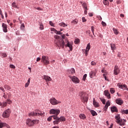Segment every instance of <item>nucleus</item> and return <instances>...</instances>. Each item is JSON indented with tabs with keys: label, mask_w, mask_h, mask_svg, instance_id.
I'll use <instances>...</instances> for the list:
<instances>
[{
	"label": "nucleus",
	"mask_w": 128,
	"mask_h": 128,
	"mask_svg": "<svg viewBox=\"0 0 128 128\" xmlns=\"http://www.w3.org/2000/svg\"><path fill=\"white\" fill-rule=\"evenodd\" d=\"M66 36L64 34H63L62 36V39L60 36L56 35L54 36V38H56L55 40V44L59 48H64L65 46L66 48V46H68V48H70V50H72V45L70 44V42L68 40H66L65 42L64 41V37Z\"/></svg>",
	"instance_id": "nucleus-1"
},
{
	"label": "nucleus",
	"mask_w": 128,
	"mask_h": 128,
	"mask_svg": "<svg viewBox=\"0 0 128 128\" xmlns=\"http://www.w3.org/2000/svg\"><path fill=\"white\" fill-rule=\"evenodd\" d=\"M115 118L116 120V122L120 124V126H124V122H126V120H122L119 114L116 116Z\"/></svg>",
	"instance_id": "nucleus-2"
},
{
	"label": "nucleus",
	"mask_w": 128,
	"mask_h": 128,
	"mask_svg": "<svg viewBox=\"0 0 128 128\" xmlns=\"http://www.w3.org/2000/svg\"><path fill=\"white\" fill-rule=\"evenodd\" d=\"M44 116V113L42 112L40 110H36L28 114L29 116Z\"/></svg>",
	"instance_id": "nucleus-3"
},
{
	"label": "nucleus",
	"mask_w": 128,
	"mask_h": 128,
	"mask_svg": "<svg viewBox=\"0 0 128 128\" xmlns=\"http://www.w3.org/2000/svg\"><path fill=\"white\" fill-rule=\"evenodd\" d=\"M40 121L38 120H32L31 119H28L26 122V124L30 127L34 126V124H38Z\"/></svg>",
	"instance_id": "nucleus-4"
},
{
	"label": "nucleus",
	"mask_w": 128,
	"mask_h": 128,
	"mask_svg": "<svg viewBox=\"0 0 128 128\" xmlns=\"http://www.w3.org/2000/svg\"><path fill=\"white\" fill-rule=\"evenodd\" d=\"M80 100L82 102H87L88 100V98L86 96V92H80Z\"/></svg>",
	"instance_id": "nucleus-5"
},
{
	"label": "nucleus",
	"mask_w": 128,
	"mask_h": 128,
	"mask_svg": "<svg viewBox=\"0 0 128 128\" xmlns=\"http://www.w3.org/2000/svg\"><path fill=\"white\" fill-rule=\"evenodd\" d=\"M41 62L46 66L48 64H50V58H48V56H42Z\"/></svg>",
	"instance_id": "nucleus-6"
},
{
	"label": "nucleus",
	"mask_w": 128,
	"mask_h": 128,
	"mask_svg": "<svg viewBox=\"0 0 128 128\" xmlns=\"http://www.w3.org/2000/svg\"><path fill=\"white\" fill-rule=\"evenodd\" d=\"M69 78L72 80V82H74V84H80V79H78V77L76 76H69Z\"/></svg>",
	"instance_id": "nucleus-7"
},
{
	"label": "nucleus",
	"mask_w": 128,
	"mask_h": 128,
	"mask_svg": "<svg viewBox=\"0 0 128 128\" xmlns=\"http://www.w3.org/2000/svg\"><path fill=\"white\" fill-rule=\"evenodd\" d=\"M60 110L58 109H52L50 111V114H56L54 116H58L60 114Z\"/></svg>",
	"instance_id": "nucleus-8"
},
{
	"label": "nucleus",
	"mask_w": 128,
	"mask_h": 128,
	"mask_svg": "<svg viewBox=\"0 0 128 128\" xmlns=\"http://www.w3.org/2000/svg\"><path fill=\"white\" fill-rule=\"evenodd\" d=\"M50 102L52 106H56V104H60V102L56 100L54 98H50Z\"/></svg>",
	"instance_id": "nucleus-9"
},
{
	"label": "nucleus",
	"mask_w": 128,
	"mask_h": 128,
	"mask_svg": "<svg viewBox=\"0 0 128 128\" xmlns=\"http://www.w3.org/2000/svg\"><path fill=\"white\" fill-rule=\"evenodd\" d=\"M10 110L7 109L3 112L2 116L3 118H8L10 116Z\"/></svg>",
	"instance_id": "nucleus-10"
},
{
	"label": "nucleus",
	"mask_w": 128,
	"mask_h": 128,
	"mask_svg": "<svg viewBox=\"0 0 128 128\" xmlns=\"http://www.w3.org/2000/svg\"><path fill=\"white\" fill-rule=\"evenodd\" d=\"M54 120H54L53 122L54 124H58L60 123V118L58 117L57 116H52Z\"/></svg>",
	"instance_id": "nucleus-11"
},
{
	"label": "nucleus",
	"mask_w": 128,
	"mask_h": 128,
	"mask_svg": "<svg viewBox=\"0 0 128 128\" xmlns=\"http://www.w3.org/2000/svg\"><path fill=\"white\" fill-rule=\"evenodd\" d=\"M120 72V68H118V66H115L114 70V74H115V76H118Z\"/></svg>",
	"instance_id": "nucleus-12"
},
{
	"label": "nucleus",
	"mask_w": 128,
	"mask_h": 128,
	"mask_svg": "<svg viewBox=\"0 0 128 128\" xmlns=\"http://www.w3.org/2000/svg\"><path fill=\"white\" fill-rule=\"evenodd\" d=\"M119 88H122V90H126V84H122L120 83H118L117 84Z\"/></svg>",
	"instance_id": "nucleus-13"
},
{
	"label": "nucleus",
	"mask_w": 128,
	"mask_h": 128,
	"mask_svg": "<svg viewBox=\"0 0 128 128\" xmlns=\"http://www.w3.org/2000/svg\"><path fill=\"white\" fill-rule=\"evenodd\" d=\"M96 70H95L94 71H91L90 72V76L91 78H92L94 76H96Z\"/></svg>",
	"instance_id": "nucleus-14"
},
{
	"label": "nucleus",
	"mask_w": 128,
	"mask_h": 128,
	"mask_svg": "<svg viewBox=\"0 0 128 128\" xmlns=\"http://www.w3.org/2000/svg\"><path fill=\"white\" fill-rule=\"evenodd\" d=\"M116 102L120 106H122L124 104V101L120 98H118L116 100Z\"/></svg>",
	"instance_id": "nucleus-15"
},
{
	"label": "nucleus",
	"mask_w": 128,
	"mask_h": 128,
	"mask_svg": "<svg viewBox=\"0 0 128 128\" xmlns=\"http://www.w3.org/2000/svg\"><path fill=\"white\" fill-rule=\"evenodd\" d=\"M2 27L4 32H8V25L4 23H2Z\"/></svg>",
	"instance_id": "nucleus-16"
},
{
	"label": "nucleus",
	"mask_w": 128,
	"mask_h": 128,
	"mask_svg": "<svg viewBox=\"0 0 128 128\" xmlns=\"http://www.w3.org/2000/svg\"><path fill=\"white\" fill-rule=\"evenodd\" d=\"M110 110L112 112H118V108H116V106H112L111 107Z\"/></svg>",
	"instance_id": "nucleus-17"
},
{
	"label": "nucleus",
	"mask_w": 128,
	"mask_h": 128,
	"mask_svg": "<svg viewBox=\"0 0 128 128\" xmlns=\"http://www.w3.org/2000/svg\"><path fill=\"white\" fill-rule=\"evenodd\" d=\"M104 93L106 96L108 98V99L110 98V92H108V90H105L104 92Z\"/></svg>",
	"instance_id": "nucleus-18"
},
{
	"label": "nucleus",
	"mask_w": 128,
	"mask_h": 128,
	"mask_svg": "<svg viewBox=\"0 0 128 128\" xmlns=\"http://www.w3.org/2000/svg\"><path fill=\"white\" fill-rule=\"evenodd\" d=\"M68 72L70 74H74L76 73V70H74V68H71L70 70H68Z\"/></svg>",
	"instance_id": "nucleus-19"
},
{
	"label": "nucleus",
	"mask_w": 128,
	"mask_h": 128,
	"mask_svg": "<svg viewBox=\"0 0 128 128\" xmlns=\"http://www.w3.org/2000/svg\"><path fill=\"white\" fill-rule=\"evenodd\" d=\"M44 79L46 80V82H50L52 80V78L50 77V76H44Z\"/></svg>",
	"instance_id": "nucleus-20"
},
{
	"label": "nucleus",
	"mask_w": 128,
	"mask_h": 128,
	"mask_svg": "<svg viewBox=\"0 0 128 128\" xmlns=\"http://www.w3.org/2000/svg\"><path fill=\"white\" fill-rule=\"evenodd\" d=\"M4 126H6L8 128H10V126L6 123H0V128H2Z\"/></svg>",
	"instance_id": "nucleus-21"
},
{
	"label": "nucleus",
	"mask_w": 128,
	"mask_h": 128,
	"mask_svg": "<svg viewBox=\"0 0 128 128\" xmlns=\"http://www.w3.org/2000/svg\"><path fill=\"white\" fill-rule=\"evenodd\" d=\"M110 47H111V49L112 50V52H114V50H116V44H110Z\"/></svg>",
	"instance_id": "nucleus-22"
},
{
	"label": "nucleus",
	"mask_w": 128,
	"mask_h": 128,
	"mask_svg": "<svg viewBox=\"0 0 128 128\" xmlns=\"http://www.w3.org/2000/svg\"><path fill=\"white\" fill-rule=\"evenodd\" d=\"M93 104L95 106V108H98L100 106V105H98V103L96 102V100H94V98Z\"/></svg>",
	"instance_id": "nucleus-23"
},
{
	"label": "nucleus",
	"mask_w": 128,
	"mask_h": 128,
	"mask_svg": "<svg viewBox=\"0 0 128 128\" xmlns=\"http://www.w3.org/2000/svg\"><path fill=\"white\" fill-rule=\"evenodd\" d=\"M79 117L82 120H86V115H84V114H80L79 116Z\"/></svg>",
	"instance_id": "nucleus-24"
},
{
	"label": "nucleus",
	"mask_w": 128,
	"mask_h": 128,
	"mask_svg": "<svg viewBox=\"0 0 128 128\" xmlns=\"http://www.w3.org/2000/svg\"><path fill=\"white\" fill-rule=\"evenodd\" d=\"M110 106V101H108L105 105V110H108V106Z\"/></svg>",
	"instance_id": "nucleus-25"
},
{
	"label": "nucleus",
	"mask_w": 128,
	"mask_h": 128,
	"mask_svg": "<svg viewBox=\"0 0 128 128\" xmlns=\"http://www.w3.org/2000/svg\"><path fill=\"white\" fill-rule=\"evenodd\" d=\"M90 50V43H88L87 44V46L86 47V52H88V50Z\"/></svg>",
	"instance_id": "nucleus-26"
},
{
	"label": "nucleus",
	"mask_w": 128,
	"mask_h": 128,
	"mask_svg": "<svg viewBox=\"0 0 128 128\" xmlns=\"http://www.w3.org/2000/svg\"><path fill=\"white\" fill-rule=\"evenodd\" d=\"M59 26H62V28H64V26H68V24H66L64 22H60L59 24Z\"/></svg>",
	"instance_id": "nucleus-27"
},
{
	"label": "nucleus",
	"mask_w": 128,
	"mask_h": 128,
	"mask_svg": "<svg viewBox=\"0 0 128 128\" xmlns=\"http://www.w3.org/2000/svg\"><path fill=\"white\" fill-rule=\"evenodd\" d=\"M12 8H20V7L18 6H16V3L15 2H14L12 4Z\"/></svg>",
	"instance_id": "nucleus-28"
},
{
	"label": "nucleus",
	"mask_w": 128,
	"mask_h": 128,
	"mask_svg": "<svg viewBox=\"0 0 128 128\" xmlns=\"http://www.w3.org/2000/svg\"><path fill=\"white\" fill-rule=\"evenodd\" d=\"M59 119L60 122H66V118L64 116H62Z\"/></svg>",
	"instance_id": "nucleus-29"
},
{
	"label": "nucleus",
	"mask_w": 128,
	"mask_h": 128,
	"mask_svg": "<svg viewBox=\"0 0 128 128\" xmlns=\"http://www.w3.org/2000/svg\"><path fill=\"white\" fill-rule=\"evenodd\" d=\"M78 22V20L76 19H75L71 22V23L73 24H77Z\"/></svg>",
	"instance_id": "nucleus-30"
},
{
	"label": "nucleus",
	"mask_w": 128,
	"mask_h": 128,
	"mask_svg": "<svg viewBox=\"0 0 128 128\" xmlns=\"http://www.w3.org/2000/svg\"><path fill=\"white\" fill-rule=\"evenodd\" d=\"M30 78H29L27 82L25 84V88H28L30 86Z\"/></svg>",
	"instance_id": "nucleus-31"
},
{
	"label": "nucleus",
	"mask_w": 128,
	"mask_h": 128,
	"mask_svg": "<svg viewBox=\"0 0 128 128\" xmlns=\"http://www.w3.org/2000/svg\"><path fill=\"white\" fill-rule=\"evenodd\" d=\"M90 112H91L92 116H96V114H96V112L94 110H92L90 111Z\"/></svg>",
	"instance_id": "nucleus-32"
},
{
	"label": "nucleus",
	"mask_w": 128,
	"mask_h": 128,
	"mask_svg": "<svg viewBox=\"0 0 128 128\" xmlns=\"http://www.w3.org/2000/svg\"><path fill=\"white\" fill-rule=\"evenodd\" d=\"M113 32L115 34H118V30L115 28H113Z\"/></svg>",
	"instance_id": "nucleus-33"
},
{
	"label": "nucleus",
	"mask_w": 128,
	"mask_h": 128,
	"mask_svg": "<svg viewBox=\"0 0 128 128\" xmlns=\"http://www.w3.org/2000/svg\"><path fill=\"white\" fill-rule=\"evenodd\" d=\"M116 92V90H114V88H110V94H114Z\"/></svg>",
	"instance_id": "nucleus-34"
},
{
	"label": "nucleus",
	"mask_w": 128,
	"mask_h": 128,
	"mask_svg": "<svg viewBox=\"0 0 128 128\" xmlns=\"http://www.w3.org/2000/svg\"><path fill=\"white\" fill-rule=\"evenodd\" d=\"M103 2L104 6H108V0H104Z\"/></svg>",
	"instance_id": "nucleus-35"
},
{
	"label": "nucleus",
	"mask_w": 128,
	"mask_h": 128,
	"mask_svg": "<svg viewBox=\"0 0 128 128\" xmlns=\"http://www.w3.org/2000/svg\"><path fill=\"white\" fill-rule=\"evenodd\" d=\"M84 8V10H88V7L86 6V3H83V4H82Z\"/></svg>",
	"instance_id": "nucleus-36"
},
{
	"label": "nucleus",
	"mask_w": 128,
	"mask_h": 128,
	"mask_svg": "<svg viewBox=\"0 0 128 128\" xmlns=\"http://www.w3.org/2000/svg\"><path fill=\"white\" fill-rule=\"evenodd\" d=\"M74 44H80V39L78 38L74 40Z\"/></svg>",
	"instance_id": "nucleus-37"
},
{
	"label": "nucleus",
	"mask_w": 128,
	"mask_h": 128,
	"mask_svg": "<svg viewBox=\"0 0 128 128\" xmlns=\"http://www.w3.org/2000/svg\"><path fill=\"white\" fill-rule=\"evenodd\" d=\"M55 34H62V32H61L60 31H58L56 30H55Z\"/></svg>",
	"instance_id": "nucleus-38"
},
{
	"label": "nucleus",
	"mask_w": 128,
	"mask_h": 128,
	"mask_svg": "<svg viewBox=\"0 0 128 128\" xmlns=\"http://www.w3.org/2000/svg\"><path fill=\"white\" fill-rule=\"evenodd\" d=\"M86 76H88V74H84V76H83L82 80H84V82H86Z\"/></svg>",
	"instance_id": "nucleus-39"
},
{
	"label": "nucleus",
	"mask_w": 128,
	"mask_h": 128,
	"mask_svg": "<svg viewBox=\"0 0 128 128\" xmlns=\"http://www.w3.org/2000/svg\"><path fill=\"white\" fill-rule=\"evenodd\" d=\"M4 88H6V90H10V87L8 85H5Z\"/></svg>",
	"instance_id": "nucleus-40"
},
{
	"label": "nucleus",
	"mask_w": 128,
	"mask_h": 128,
	"mask_svg": "<svg viewBox=\"0 0 128 128\" xmlns=\"http://www.w3.org/2000/svg\"><path fill=\"white\" fill-rule=\"evenodd\" d=\"M94 26H92L91 27V30L94 34Z\"/></svg>",
	"instance_id": "nucleus-41"
},
{
	"label": "nucleus",
	"mask_w": 128,
	"mask_h": 128,
	"mask_svg": "<svg viewBox=\"0 0 128 128\" xmlns=\"http://www.w3.org/2000/svg\"><path fill=\"white\" fill-rule=\"evenodd\" d=\"M21 30H24V24H22L20 26Z\"/></svg>",
	"instance_id": "nucleus-42"
},
{
	"label": "nucleus",
	"mask_w": 128,
	"mask_h": 128,
	"mask_svg": "<svg viewBox=\"0 0 128 128\" xmlns=\"http://www.w3.org/2000/svg\"><path fill=\"white\" fill-rule=\"evenodd\" d=\"M2 58H6V56H7L6 53H2Z\"/></svg>",
	"instance_id": "nucleus-43"
},
{
	"label": "nucleus",
	"mask_w": 128,
	"mask_h": 128,
	"mask_svg": "<svg viewBox=\"0 0 128 128\" xmlns=\"http://www.w3.org/2000/svg\"><path fill=\"white\" fill-rule=\"evenodd\" d=\"M52 116H49V117L48 118L47 120H48V122H50V121L52 120Z\"/></svg>",
	"instance_id": "nucleus-44"
},
{
	"label": "nucleus",
	"mask_w": 128,
	"mask_h": 128,
	"mask_svg": "<svg viewBox=\"0 0 128 128\" xmlns=\"http://www.w3.org/2000/svg\"><path fill=\"white\" fill-rule=\"evenodd\" d=\"M10 68H16V66H14V64H10Z\"/></svg>",
	"instance_id": "nucleus-45"
},
{
	"label": "nucleus",
	"mask_w": 128,
	"mask_h": 128,
	"mask_svg": "<svg viewBox=\"0 0 128 128\" xmlns=\"http://www.w3.org/2000/svg\"><path fill=\"white\" fill-rule=\"evenodd\" d=\"M40 28L41 30H44V25H42V24H40Z\"/></svg>",
	"instance_id": "nucleus-46"
},
{
	"label": "nucleus",
	"mask_w": 128,
	"mask_h": 128,
	"mask_svg": "<svg viewBox=\"0 0 128 128\" xmlns=\"http://www.w3.org/2000/svg\"><path fill=\"white\" fill-rule=\"evenodd\" d=\"M49 24H50V25H51L52 26H54V24L52 23V22L50 21V22H49Z\"/></svg>",
	"instance_id": "nucleus-47"
},
{
	"label": "nucleus",
	"mask_w": 128,
	"mask_h": 128,
	"mask_svg": "<svg viewBox=\"0 0 128 128\" xmlns=\"http://www.w3.org/2000/svg\"><path fill=\"white\" fill-rule=\"evenodd\" d=\"M6 102L7 104H12V100H8Z\"/></svg>",
	"instance_id": "nucleus-48"
},
{
	"label": "nucleus",
	"mask_w": 128,
	"mask_h": 128,
	"mask_svg": "<svg viewBox=\"0 0 128 128\" xmlns=\"http://www.w3.org/2000/svg\"><path fill=\"white\" fill-rule=\"evenodd\" d=\"M102 25L103 26H106V24L104 22V21H102Z\"/></svg>",
	"instance_id": "nucleus-49"
},
{
	"label": "nucleus",
	"mask_w": 128,
	"mask_h": 128,
	"mask_svg": "<svg viewBox=\"0 0 128 128\" xmlns=\"http://www.w3.org/2000/svg\"><path fill=\"white\" fill-rule=\"evenodd\" d=\"M82 22H86V18L84 17L82 18Z\"/></svg>",
	"instance_id": "nucleus-50"
},
{
	"label": "nucleus",
	"mask_w": 128,
	"mask_h": 128,
	"mask_svg": "<svg viewBox=\"0 0 128 128\" xmlns=\"http://www.w3.org/2000/svg\"><path fill=\"white\" fill-rule=\"evenodd\" d=\"M123 112H124V114H128V110H124L123 111Z\"/></svg>",
	"instance_id": "nucleus-51"
},
{
	"label": "nucleus",
	"mask_w": 128,
	"mask_h": 128,
	"mask_svg": "<svg viewBox=\"0 0 128 128\" xmlns=\"http://www.w3.org/2000/svg\"><path fill=\"white\" fill-rule=\"evenodd\" d=\"M8 106V103H7V102H5L4 103V104H3V108H5V106Z\"/></svg>",
	"instance_id": "nucleus-52"
},
{
	"label": "nucleus",
	"mask_w": 128,
	"mask_h": 128,
	"mask_svg": "<svg viewBox=\"0 0 128 128\" xmlns=\"http://www.w3.org/2000/svg\"><path fill=\"white\" fill-rule=\"evenodd\" d=\"M84 14H88V10L84 9Z\"/></svg>",
	"instance_id": "nucleus-53"
},
{
	"label": "nucleus",
	"mask_w": 128,
	"mask_h": 128,
	"mask_svg": "<svg viewBox=\"0 0 128 128\" xmlns=\"http://www.w3.org/2000/svg\"><path fill=\"white\" fill-rule=\"evenodd\" d=\"M103 104H106V100L104 99H103L102 100Z\"/></svg>",
	"instance_id": "nucleus-54"
},
{
	"label": "nucleus",
	"mask_w": 128,
	"mask_h": 128,
	"mask_svg": "<svg viewBox=\"0 0 128 128\" xmlns=\"http://www.w3.org/2000/svg\"><path fill=\"white\" fill-rule=\"evenodd\" d=\"M92 66H96V63L92 61L91 62Z\"/></svg>",
	"instance_id": "nucleus-55"
},
{
	"label": "nucleus",
	"mask_w": 128,
	"mask_h": 128,
	"mask_svg": "<svg viewBox=\"0 0 128 128\" xmlns=\"http://www.w3.org/2000/svg\"><path fill=\"white\" fill-rule=\"evenodd\" d=\"M104 78L106 80H108V78H106V74H103Z\"/></svg>",
	"instance_id": "nucleus-56"
},
{
	"label": "nucleus",
	"mask_w": 128,
	"mask_h": 128,
	"mask_svg": "<svg viewBox=\"0 0 128 128\" xmlns=\"http://www.w3.org/2000/svg\"><path fill=\"white\" fill-rule=\"evenodd\" d=\"M51 30L52 32H56V29H54V28H51Z\"/></svg>",
	"instance_id": "nucleus-57"
},
{
	"label": "nucleus",
	"mask_w": 128,
	"mask_h": 128,
	"mask_svg": "<svg viewBox=\"0 0 128 128\" xmlns=\"http://www.w3.org/2000/svg\"><path fill=\"white\" fill-rule=\"evenodd\" d=\"M102 74H106V70H102Z\"/></svg>",
	"instance_id": "nucleus-58"
},
{
	"label": "nucleus",
	"mask_w": 128,
	"mask_h": 128,
	"mask_svg": "<svg viewBox=\"0 0 128 128\" xmlns=\"http://www.w3.org/2000/svg\"><path fill=\"white\" fill-rule=\"evenodd\" d=\"M40 58H36V62H40Z\"/></svg>",
	"instance_id": "nucleus-59"
},
{
	"label": "nucleus",
	"mask_w": 128,
	"mask_h": 128,
	"mask_svg": "<svg viewBox=\"0 0 128 128\" xmlns=\"http://www.w3.org/2000/svg\"><path fill=\"white\" fill-rule=\"evenodd\" d=\"M0 90H2V92H4V89L2 87H0Z\"/></svg>",
	"instance_id": "nucleus-60"
},
{
	"label": "nucleus",
	"mask_w": 128,
	"mask_h": 128,
	"mask_svg": "<svg viewBox=\"0 0 128 128\" xmlns=\"http://www.w3.org/2000/svg\"><path fill=\"white\" fill-rule=\"evenodd\" d=\"M88 16H92L94 14H92V13H88Z\"/></svg>",
	"instance_id": "nucleus-61"
},
{
	"label": "nucleus",
	"mask_w": 128,
	"mask_h": 128,
	"mask_svg": "<svg viewBox=\"0 0 128 128\" xmlns=\"http://www.w3.org/2000/svg\"><path fill=\"white\" fill-rule=\"evenodd\" d=\"M5 16L6 18H8V13L6 12H5Z\"/></svg>",
	"instance_id": "nucleus-62"
},
{
	"label": "nucleus",
	"mask_w": 128,
	"mask_h": 128,
	"mask_svg": "<svg viewBox=\"0 0 128 128\" xmlns=\"http://www.w3.org/2000/svg\"><path fill=\"white\" fill-rule=\"evenodd\" d=\"M36 10H42V8H36Z\"/></svg>",
	"instance_id": "nucleus-63"
},
{
	"label": "nucleus",
	"mask_w": 128,
	"mask_h": 128,
	"mask_svg": "<svg viewBox=\"0 0 128 128\" xmlns=\"http://www.w3.org/2000/svg\"><path fill=\"white\" fill-rule=\"evenodd\" d=\"M113 126H114V124H111L109 128H112Z\"/></svg>",
	"instance_id": "nucleus-64"
}]
</instances>
